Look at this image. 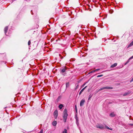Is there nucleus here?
<instances>
[{"instance_id":"1","label":"nucleus","mask_w":133,"mask_h":133,"mask_svg":"<svg viewBox=\"0 0 133 133\" xmlns=\"http://www.w3.org/2000/svg\"><path fill=\"white\" fill-rule=\"evenodd\" d=\"M63 121L64 122H66V120L67 118L68 114L67 113V111L66 109H65L63 111Z\"/></svg>"},{"instance_id":"2","label":"nucleus","mask_w":133,"mask_h":133,"mask_svg":"<svg viewBox=\"0 0 133 133\" xmlns=\"http://www.w3.org/2000/svg\"><path fill=\"white\" fill-rule=\"evenodd\" d=\"M113 89V88L111 87H103L101 88L100 89H99L98 91H100L104 89Z\"/></svg>"},{"instance_id":"3","label":"nucleus","mask_w":133,"mask_h":133,"mask_svg":"<svg viewBox=\"0 0 133 133\" xmlns=\"http://www.w3.org/2000/svg\"><path fill=\"white\" fill-rule=\"evenodd\" d=\"M96 128L100 129H102L104 127V125L103 124H98L96 126Z\"/></svg>"},{"instance_id":"4","label":"nucleus","mask_w":133,"mask_h":133,"mask_svg":"<svg viewBox=\"0 0 133 133\" xmlns=\"http://www.w3.org/2000/svg\"><path fill=\"white\" fill-rule=\"evenodd\" d=\"M54 115L55 118H56L58 116V111L57 110H56L54 112Z\"/></svg>"},{"instance_id":"5","label":"nucleus","mask_w":133,"mask_h":133,"mask_svg":"<svg viewBox=\"0 0 133 133\" xmlns=\"http://www.w3.org/2000/svg\"><path fill=\"white\" fill-rule=\"evenodd\" d=\"M85 102V100L84 99H82L80 102V105L81 107L82 106Z\"/></svg>"},{"instance_id":"6","label":"nucleus","mask_w":133,"mask_h":133,"mask_svg":"<svg viewBox=\"0 0 133 133\" xmlns=\"http://www.w3.org/2000/svg\"><path fill=\"white\" fill-rule=\"evenodd\" d=\"M8 29V26H6L5 27L4 29V33L6 35V33L7 32V31Z\"/></svg>"},{"instance_id":"7","label":"nucleus","mask_w":133,"mask_h":133,"mask_svg":"<svg viewBox=\"0 0 133 133\" xmlns=\"http://www.w3.org/2000/svg\"><path fill=\"white\" fill-rule=\"evenodd\" d=\"M87 86H85V87H84V88H83L80 91V92H79V95H80L81 94V93H82V92L85 89V88H86V87H87Z\"/></svg>"},{"instance_id":"8","label":"nucleus","mask_w":133,"mask_h":133,"mask_svg":"<svg viewBox=\"0 0 133 133\" xmlns=\"http://www.w3.org/2000/svg\"><path fill=\"white\" fill-rule=\"evenodd\" d=\"M133 45V41H132L128 45L127 47V48H129L131 46Z\"/></svg>"},{"instance_id":"9","label":"nucleus","mask_w":133,"mask_h":133,"mask_svg":"<svg viewBox=\"0 0 133 133\" xmlns=\"http://www.w3.org/2000/svg\"><path fill=\"white\" fill-rule=\"evenodd\" d=\"M117 65V63H115L113 64L110 67L111 68H114L115 66H116Z\"/></svg>"},{"instance_id":"10","label":"nucleus","mask_w":133,"mask_h":133,"mask_svg":"<svg viewBox=\"0 0 133 133\" xmlns=\"http://www.w3.org/2000/svg\"><path fill=\"white\" fill-rule=\"evenodd\" d=\"M66 69L65 67L62 70L61 72L62 73L64 72L65 71Z\"/></svg>"},{"instance_id":"11","label":"nucleus","mask_w":133,"mask_h":133,"mask_svg":"<svg viewBox=\"0 0 133 133\" xmlns=\"http://www.w3.org/2000/svg\"><path fill=\"white\" fill-rule=\"evenodd\" d=\"M56 124L57 122L56 121H54L52 123V124L54 126H56Z\"/></svg>"},{"instance_id":"12","label":"nucleus","mask_w":133,"mask_h":133,"mask_svg":"<svg viewBox=\"0 0 133 133\" xmlns=\"http://www.w3.org/2000/svg\"><path fill=\"white\" fill-rule=\"evenodd\" d=\"M110 115L111 117H113L115 116V114L114 112H112L110 114Z\"/></svg>"},{"instance_id":"13","label":"nucleus","mask_w":133,"mask_h":133,"mask_svg":"<svg viewBox=\"0 0 133 133\" xmlns=\"http://www.w3.org/2000/svg\"><path fill=\"white\" fill-rule=\"evenodd\" d=\"M63 107V105L62 104H61L59 105L58 107L60 109H61Z\"/></svg>"},{"instance_id":"14","label":"nucleus","mask_w":133,"mask_h":133,"mask_svg":"<svg viewBox=\"0 0 133 133\" xmlns=\"http://www.w3.org/2000/svg\"><path fill=\"white\" fill-rule=\"evenodd\" d=\"M66 88L69 87V83H66Z\"/></svg>"},{"instance_id":"15","label":"nucleus","mask_w":133,"mask_h":133,"mask_svg":"<svg viewBox=\"0 0 133 133\" xmlns=\"http://www.w3.org/2000/svg\"><path fill=\"white\" fill-rule=\"evenodd\" d=\"M105 127L106 128L108 129H109V130H112V128H109V127H108L107 126H105Z\"/></svg>"},{"instance_id":"16","label":"nucleus","mask_w":133,"mask_h":133,"mask_svg":"<svg viewBox=\"0 0 133 133\" xmlns=\"http://www.w3.org/2000/svg\"><path fill=\"white\" fill-rule=\"evenodd\" d=\"M63 133H67V131L66 129H64L63 132Z\"/></svg>"},{"instance_id":"17","label":"nucleus","mask_w":133,"mask_h":133,"mask_svg":"<svg viewBox=\"0 0 133 133\" xmlns=\"http://www.w3.org/2000/svg\"><path fill=\"white\" fill-rule=\"evenodd\" d=\"M95 72V70H92L90 72H89V74L91 73H92Z\"/></svg>"},{"instance_id":"18","label":"nucleus","mask_w":133,"mask_h":133,"mask_svg":"<svg viewBox=\"0 0 133 133\" xmlns=\"http://www.w3.org/2000/svg\"><path fill=\"white\" fill-rule=\"evenodd\" d=\"M128 94H129L128 93L126 92L123 94V95L124 96H125L128 95Z\"/></svg>"},{"instance_id":"19","label":"nucleus","mask_w":133,"mask_h":133,"mask_svg":"<svg viewBox=\"0 0 133 133\" xmlns=\"http://www.w3.org/2000/svg\"><path fill=\"white\" fill-rule=\"evenodd\" d=\"M103 76V75H98V76H97V77H101L102 76Z\"/></svg>"},{"instance_id":"20","label":"nucleus","mask_w":133,"mask_h":133,"mask_svg":"<svg viewBox=\"0 0 133 133\" xmlns=\"http://www.w3.org/2000/svg\"><path fill=\"white\" fill-rule=\"evenodd\" d=\"M31 44V42L30 40L29 41L28 43V45H29L30 44Z\"/></svg>"},{"instance_id":"21","label":"nucleus","mask_w":133,"mask_h":133,"mask_svg":"<svg viewBox=\"0 0 133 133\" xmlns=\"http://www.w3.org/2000/svg\"><path fill=\"white\" fill-rule=\"evenodd\" d=\"M92 97V96H91L90 95L89 97V98H88V100H89L90 99V98H91V97Z\"/></svg>"},{"instance_id":"22","label":"nucleus","mask_w":133,"mask_h":133,"mask_svg":"<svg viewBox=\"0 0 133 133\" xmlns=\"http://www.w3.org/2000/svg\"><path fill=\"white\" fill-rule=\"evenodd\" d=\"M131 59H130V58L127 61V63H128L130 61V60Z\"/></svg>"},{"instance_id":"23","label":"nucleus","mask_w":133,"mask_h":133,"mask_svg":"<svg viewBox=\"0 0 133 133\" xmlns=\"http://www.w3.org/2000/svg\"><path fill=\"white\" fill-rule=\"evenodd\" d=\"M99 70H100V69H96L95 70V72H96V71H98Z\"/></svg>"},{"instance_id":"24","label":"nucleus","mask_w":133,"mask_h":133,"mask_svg":"<svg viewBox=\"0 0 133 133\" xmlns=\"http://www.w3.org/2000/svg\"><path fill=\"white\" fill-rule=\"evenodd\" d=\"M40 133H43V130L42 129L41 130L40 132Z\"/></svg>"},{"instance_id":"25","label":"nucleus","mask_w":133,"mask_h":133,"mask_svg":"<svg viewBox=\"0 0 133 133\" xmlns=\"http://www.w3.org/2000/svg\"><path fill=\"white\" fill-rule=\"evenodd\" d=\"M75 109L76 111H77V107H76V105L75 106Z\"/></svg>"},{"instance_id":"26","label":"nucleus","mask_w":133,"mask_h":133,"mask_svg":"<svg viewBox=\"0 0 133 133\" xmlns=\"http://www.w3.org/2000/svg\"><path fill=\"white\" fill-rule=\"evenodd\" d=\"M133 58V56L130 58V59H132Z\"/></svg>"},{"instance_id":"27","label":"nucleus","mask_w":133,"mask_h":133,"mask_svg":"<svg viewBox=\"0 0 133 133\" xmlns=\"http://www.w3.org/2000/svg\"><path fill=\"white\" fill-rule=\"evenodd\" d=\"M133 58V56L130 58V59H132Z\"/></svg>"},{"instance_id":"28","label":"nucleus","mask_w":133,"mask_h":133,"mask_svg":"<svg viewBox=\"0 0 133 133\" xmlns=\"http://www.w3.org/2000/svg\"><path fill=\"white\" fill-rule=\"evenodd\" d=\"M129 125L131 126H133V124H130Z\"/></svg>"},{"instance_id":"29","label":"nucleus","mask_w":133,"mask_h":133,"mask_svg":"<svg viewBox=\"0 0 133 133\" xmlns=\"http://www.w3.org/2000/svg\"><path fill=\"white\" fill-rule=\"evenodd\" d=\"M85 83L84 84H83V85H82V87H83L84 86V85H85Z\"/></svg>"},{"instance_id":"30","label":"nucleus","mask_w":133,"mask_h":133,"mask_svg":"<svg viewBox=\"0 0 133 133\" xmlns=\"http://www.w3.org/2000/svg\"><path fill=\"white\" fill-rule=\"evenodd\" d=\"M127 64H128V63H127V62H126L124 64V65H126Z\"/></svg>"},{"instance_id":"31","label":"nucleus","mask_w":133,"mask_h":133,"mask_svg":"<svg viewBox=\"0 0 133 133\" xmlns=\"http://www.w3.org/2000/svg\"><path fill=\"white\" fill-rule=\"evenodd\" d=\"M77 86H78V85H77ZM77 86L76 87V89H77Z\"/></svg>"},{"instance_id":"32","label":"nucleus","mask_w":133,"mask_h":133,"mask_svg":"<svg viewBox=\"0 0 133 133\" xmlns=\"http://www.w3.org/2000/svg\"><path fill=\"white\" fill-rule=\"evenodd\" d=\"M76 121H77V119H76Z\"/></svg>"},{"instance_id":"33","label":"nucleus","mask_w":133,"mask_h":133,"mask_svg":"<svg viewBox=\"0 0 133 133\" xmlns=\"http://www.w3.org/2000/svg\"><path fill=\"white\" fill-rule=\"evenodd\" d=\"M33 15V14L32 13H31Z\"/></svg>"},{"instance_id":"34","label":"nucleus","mask_w":133,"mask_h":133,"mask_svg":"<svg viewBox=\"0 0 133 133\" xmlns=\"http://www.w3.org/2000/svg\"><path fill=\"white\" fill-rule=\"evenodd\" d=\"M32 10H31V12H32Z\"/></svg>"}]
</instances>
